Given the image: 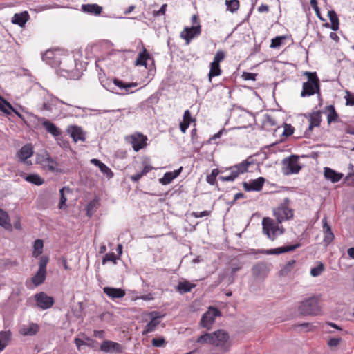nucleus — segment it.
<instances>
[{
	"label": "nucleus",
	"instance_id": "1",
	"mask_svg": "<svg viewBox=\"0 0 354 354\" xmlns=\"http://www.w3.org/2000/svg\"><path fill=\"white\" fill-rule=\"evenodd\" d=\"M303 75L306 76L308 81L303 83L301 96L305 97L315 93L320 94L319 80L316 72L305 71Z\"/></svg>",
	"mask_w": 354,
	"mask_h": 354
},
{
	"label": "nucleus",
	"instance_id": "2",
	"mask_svg": "<svg viewBox=\"0 0 354 354\" xmlns=\"http://www.w3.org/2000/svg\"><path fill=\"white\" fill-rule=\"evenodd\" d=\"M290 200L285 198L283 202L273 209V214L277 223H281L284 221L291 220L294 217V210L290 207Z\"/></svg>",
	"mask_w": 354,
	"mask_h": 354
},
{
	"label": "nucleus",
	"instance_id": "3",
	"mask_svg": "<svg viewBox=\"0 0 354 354\" xmlns=\"http://www.w3.org/2000/svg\"><path fill=\"white\" fill-rule=\"evenodd\" d=\"M298 311L302 315H317L320 314L321 308L318 299L315 297H311L302 301L298 306Z\"/></svg>",
	"mask_w": 354,
	"mask_h": 354
},
{
	"label": "nucleus",
	"instance_id": "4",
	"mask_svg": "<svg viewBox=\"0 0 354 354\" xmlns=\"http://www.w3.org/2000/svg\"><path fill=\"white\" fill-rule=\"evenodd\" d=\"M262 225L263 233L272 240H274L278 234H282L284 232L283 227L280 228L274 223V220L269 217L263 218Z\"/></svg>",
	"mask_w": 354,
	"mask_h": 354
},
{
	"label": "nucleus",
	"instance_id": "5",
	"mask_svg": "<svg viewBox=\"0 0 354 354\" xmlns=\"http://www.w3.org/2000/svg\"><path fill=\"white\" fill-rule=\"evenodd\" d=\"M299 158L296 155H291L290 157L283 159V172L285 175L297 174L301 170V167L298 162Z\"/></svg>",
	"mask_w": 354,
	"mask_h": 354
},
{
	"label": "nucleus",
	"instance_id": "6",
	"mask_svg": "<svg viewBox=\"0 0 354 354\" xmlns=\"http://www.w3.org/2000/svg\"><path fill=\"white\" fill-rule=\"evenodd\" d=\"M214 339V345L219 347L222 351L226 352L230 350V344L228 343L229 334L223 330H218L213 333Z\"/></svg>",
	"mask_w": 354,
	"mask_h": 354
},
{
	"label": "nucleus",
	"instance_id": "7",
	"mask_svg": "<svg viewBox=\"0 0 354 354\" xmlns=\"http://www.w3.org/2000/svg\"><path fill=\"white\" fill-rule=\"evenodd\" d=\"M220 315L221 312L218 309L214 307H209L208 310L203 315L200 324L203 328H205L209 330L214 323L215 318Z\"/></svg>",
	"mask_w": 354,
	"mask_h": 354
},
{
	"label": "nucleus",
	"instance_id": "8",
	"mask_svg": "<svg viewBox=\"0 0 354 354\" xmlns=\"http://www.w3.org/2000/svg\"><path fill=\"white\" fill-rule=\"evenodd\" d=\"M39 162L42 165L44 169L53 173H62V170L59 168L58 163L48 153H46L39 157Z\"/></svg>",
	"mask_w": 354,
	"mask_h": 354
},
{
	"label": "nucleus",
	"instance_id": "9",
	"mask_svg": "<svg viewBox=\"0 0 354 354\" xmlns=\"http://www.w3.org/2000/svg\"><path fill=\"white\" fill-rule=\"evenodd\" d=\"M127 140L130 142L135 151H138L147 145V136L141 133H135L127 138Z\"/></svg>",
	"mask_w": 354,
	"mask_h": 354
},
{
	"label": "nucleus",
	"instance_id": "10",
	"mask_svg": "<svg viewBox=\"0 0 354 354\" xmlns=\"http://www.w3.org/2000/svg\"><path fill=\"white\" fill-rule=\"evenodd\" d=\"M35 299L37 306L43 310L50 308L55 303L54 298L53 297L48 296L44 292L35 294Z\"/></svg>",
	"mask_w": 354,
	"mask_h": 354
},
{
	"label": "nucleus",
	"instance_id": "11",
	"mask_svg": "<svg viewBox=\"0 0 354 354\" xmlns=\"http://www.w3.org/2000/svg\"><path fill=\"white\" fill-rule=\"evenodd\" d=\"M251 271L256 279H264L270 272V265L265 262H259L252 266Z\"/></svg>",
	"mask_w": 354,
	"mask_h": 354
},
{
	"label": "nucleus",
	"instance_id": "12",
	"mask_svg": "<svg viewBox=\"0 0 354 354\" xmlns=\"http://www.w3.org/2000/svg\"><path fill=\"white\" fill-rule=\"evenodd\" d=\"M201 32V26L198 24L192 26V27H185L184 30L180 33L181 38L186 41V44H189L192 39L194 37L198 36Z\"/></svg>",
	"mask_w": 354,
	"mask_h": 354
},
{
	"label": "nucleus",
	"instance_id": "13",
	"mask_svg": "<svg viewBox=\"0 0 354 354\" xmlns=\"http://www.w3.org/2000/svg\"><path fill=\"white\" fill-rule=\"evenodd\" d=\"M265 178L259 177L257 179L250 180V182H243V187L245 191L251 192L256 191L259 192L262 189V187L265 183Z\"/></svg>",
	"mask_w": 354,
	"mask_h": 354
},
{
	"label": "nucleus",
	"instance_id": "14",
	"mask_svg": "<svg viewBox=\"0 0 354 354\" xmlns=\"http://www.w3.org/2000/svg\"><path fill=\"white\" fill-rule=\"evenodd\" d=\"M100 350L106 353H117L122 352L123 348L122 345L111 340H105L100 345Z\"/></svg>",
	"mask_w": 354,
	"mask_h": 354
},
{
	"label": "nucleus",
	"instance_id": "15",
	"mask_svg": "<svg viewBox=\"0 0 354 354\" xmlns=\"http://www.w3.org/2000/svg\"><path fill=\"white\" fill-rule=\"evenodd\" d=\"M254 164V160L251 157H249L246 160H243L241 163L234 165L233 166L230 167L229 168H226L225 171L227 170H234L236 172L237 176L239 174H244L248 171L249 166Z\"/></svg>",
	"mask_w": 354,
	"mask_h": 354
},
{
	"label": "nucleus",
	"instance_id": "16",
	"mask_svg": "<svg viewBox=\"0 0 354 354\" xmlns=\"http://www.w3.org/2000/svg\"><path fill=\"white\" fill-rule=\"evenodd\" d=\"M150 315L151 316V319L146 325L145 328L142 332L143 335L154 331L156 328L160 323V319L163 317V315H160L159 313L156 311L151 312Z\"/></svg>",
	"mask_w": 354,
	"mask_h": 354
},
{
	"label": "nucleus",
	"instance_id": "17",
	"mask_svg": "<svg viewBox=\"0 0 354 354\" xmlns=\"http://www.w3.org/2000/svg\"><path fill=\"white\" fill-rule=\"evenodd\" d=\"M301 246L300 243H296L295 245L282 246L277 248L270 249L268 250H265V252H262V253H265L266 254H280L285 252H288L296 250L297 248Z\"/></svg>",
	"mask_w": 354,
	"mask_h": 354
},
{
	"label": "nucleus",
	"instance_id": "18",
	"mask_svg": "<svg viewBox=\"0 0 354 354\" xmlns=\"http://www.w3.org/2000/svg\"><path fill=\"white\" fill-rule=\"evenodd\" d=\"M322 223L323 232L324 234V243L325 245H328L333 241L335 236L330 226L327 223V219L326 217L322 219Z\"/></svg>",
	"mask_w": 354,
	"mask_h": 354
},
{
	"label": "nucleus",
	"instance_id": "19",
	"mask_svg": "<svg viewBox=\"0 0 354 354\" xmlns=\"http://www.w3.org/2000/svg\"><path fill=\"white\" fill-rule=\"evenodd\" d=\"M67 131L75 142H77L78 140H85L84 133L81 127L71 126L68 128Z\"/></svg>",
	"mask_w": 354,
	"mask_h": 354
},
{
	"label": "nucleus",
	"instance_id": "20",
	"mask_svg": "<svg viewBox=\"0 0 354 354\" xmlns=\"http://www.w3.org/2000/svg\"><path fill=\"white\" fill-rule=\"evenodd\" d=\"M40 121H41L42 126L45 128V129L48 133H51L54 137H58L61 136V130L57 127L55 124L44 118H41Z\"/></svg>",
	"mask_w": 354,
	"mask_h": 354
},
{
	"label": "nucleus",
	"instance_id": "21",
	"mask_svg": "<svg viewBox=\"0 0 354 354\" xmlns=\"http://www.w3.org/2000/svg\"><path fill=\"white\" fill-rule=\"evenodd\" d=\"M81 10L90 15H100L102 13L103 8L102 6L95 3L82 4L81 6Z\"/></svg>",
	"mask_w": 354,
	"mask_h": 354
},
{
	"label": "nucleus",
	"instance_id": "22",
	"mask_svg": "<svg viewBox=\"0 0 354 354\" xmlns=\"http://www.w3.org/2000/svg\"><path fill=\"white\" fill-rule=\"evenodd\" d=\"M103 290L108 297L113 299H120L125 295V291L122 288L105 287Z\"/></svg>",
	"mask_w": 354,
	"mask_h": 354
},
{
	"label": "nucleus",
	"instance_id": "23",
	"mask_svg": "<svg viewBox=\"0 0 354 354\" xmlns=\"http://www.w3.org/2000/svg\"><path fill=\"white\" fill-rule=\"evenodd\" d=\"M32 154L33 148L30 144L23 146L17 153L18 158L23 162L31 157Z\"/></svg>",
	"mask_w": 354,
	"mask_h": 354
},
{
	"label": "nucleus",
	"instance_id": "24",
	"mask_svg": "<svg viewBox=\"0 0 354 354\" xmlns=\"http://www.w3.org/2000/svg\"><path fill=\"white\" fill-rule=\"evenodd\" d=\"M28 19L29 15L28 12L24 11L21 13L15 14L12 17V22L15 24L19 25L20 27H23Z\"/></svg>",
	"mask_w": 354,
	"mask_h": 354
},
{
	"label": "nucleus",
	"instance_id": "25",
	"mask_svg": "<svg viewBox=\"0 0 354 354\" xmlns=\"http://www.w3.org/2000/svg\"><path fill=\"white\" fill-rule=\"evenodd\" d=\"M150 59L153 61L149 53L147 50L144 48L142 52L140 53L138 55V57L136 60V66H145L146 68H147V60Z\"/></svg>",
	"mask_w": 354,
	"mask_h": 354
},
{
	"label": "nucleus",
	"instance_id": "26",
	"mask_svg": "<svg viewBox=\"0 0 354 354\" xmlns=\"http://www.w3.org/2000/svg\"><path fill=\"white\" fill-rule=\"evenodd\" d=\"M10 110L12 111L15 113H16L19 118H22V115L21 113H19L18 111H17L11 105L10 103H9L8 101L4 100L2 97H0V111L3 112L6 115H10Z\"/></svg>",
	"mask_w": 354,
	"mask_h": 354
},
{
	"label": "nucleus",
	"instance_id": "27",
	"mask_svg": "<svg viewBox=\"0 0 354 354\" xmlns=\"http://www.w3.org/2000/svg\"><path fill=\"white\" fill-rule=\"evenodd\" d=\"M196 285L190 283L188 281H179L176 287V290L180 294L183 295L191 292L192 289L195 288Z\"/></svg>",
	"mask_w": 354,
	"mask_h": 354
},
{
	"label": "nucleus",
	"instance_id": "28",
	"mask_svg": "<svg viewBox=\"0 0 354 354\" xmlns=\"http://www.w3.org/2000/svg\"><path fill=\"white\" fill-rule=\"evenodd\" d=\"M324 176L326 179L331 180L333 183H337L341 180L343 175L330 168L326 167L324 169Z\"/></svg>",
	"mask_w": 354,
	"mask_h": 354
},
{
	"label": "nucleus",
	"instance_id": "29",
	"mask_svg": "<svg viewBox=\"0 0 354 354\" xmlns=\"http://www.w3.org/2000/svg\"><path fill=\"white\" fill-rule=\"evenodd\" d=\"M91 162L94 165L97 166L100 170L106 176L107 178H112L113 176V173L111 171V170L103 162H102L100 160L93 158L91 160Z\"/></svg>",
	"mask_w": 354,
	"mask_h": 354
},
{
	"label": "nucleus",
	"instance_id": "30",
	"mask_svg": "<svg viewBox=\"0 0 354 354\" xmlns=\"http://www.w3.org/2000/svg\"><path fill=\"white\" fill-rule=\"evenodd\" d=\"M194 120L192 118L191 113L189 110L184 112L183 120L180 123V129L183 133H185L190 123Z\"/></svg>",
	"mask_w": 354,
	"mask_h": 354
},
{
	"label": "nucleus",
	"instance_id": "31",
	"mask_svg": "<svg viewBox=\"0 0 354 354\" xmlns=\"http://www.w3.org/2000/svg\"><path fill=\"white\" fill-rule=\"evenodd\" d=\"M310 124L308 130L312 131L315 127H319L321 123V113L320 111H316L310 115Z\"/></svg>",
	"mask_w": 354,
	"mask_h": 354
},
{
	"label": "nucleus",
	"instance_id": "32",
	"mask_svg": "<svg viewBox=\"0 0 354 354\" xmlns=\"http://www.w3.org/2000/svg\"><path fill=\"white\" fill-rule=\"evenodd\" d=\"M213 333H205L203 335H201L197 338L196 342L200 344H209L214 345V341L213 338Z\"/></svg>",
	"mask_w": 354,
	"mask_h": 354
},
{
	"label": "nucleus",
	"instance_id": "33",
	"mask_svg": "<svg viewBox=\"0 0 354 354\" xmlns=\"http://www.w3.org/2000/svg\"><path fill=\"white\" fill-rule=\"evenodd\" d=\"M328 16L329 17V19L330 21V28L333 31H337L339 30V21L338 17L336 14V12L332 10L328 11Z\"/></svg>",
	"mask_w": 354,
	"mask_h": 354
},
{
	"label": "nucleus",
	"instance_id": "34",
	"mask_svg": "<svg viewBox=\"0 0 354 354\" xmlns=\"http://www.w3.org/2000/svg\"><path fill=\"white\" fill-rule=\"evenodd\" d=\"M39 329V326L38 324L32 323L29 326L24 327L21 333L24 335L32 336L38 333Z\"/></svg>",
	"mask_w": 354,
	"mask_h": 354
},
{
	"label": "nucleus",
	"instance_id": "35",
	"mask_svg": "<svg viewBox=\"0 0 354 354\" xmlns=\"http://www.w3.org/2000/svg\"><path fill=\"white\" fill-rule=\"evenodd\" d=\"M326 109L328 113L327 115L328 123L330 124L331 122H337L339 116L335 111V106L333 105H329L326 107Z\"/></svg>",
	"mask_w": 354,
	"mask_h": 354
},
{
	"label": "nucleus",
	"instance_id": "36",
	"mask_svg": "<svg viewBox=\"0 0 354 354\" xmlns=\"http://www.w3.org/2000/svg\"><path fill=\"white\" fill-rule=\"evenodd\" d=\"M221 69L219 64H215L214 62L210 63V71L208 74L209 81L211 82L212 79L214 77L218 76L221 74Z\"/></svg>",
	"mask_w": 354,
	"mask_h": 354
},
{
	"label": "nucleus",
	"instance_id": "37",
	"mask_svg": "<svg viewBox=\"0 0 354 354\" xmlns=\"http://www.w3.org/2000/svg\"><path fill=\"white\" fill-rule=\"evenodd\" d=\"M0 225L6 230H11L12 225L10 223V218L8 214L0 209Z\"/></svg>",
	"mask_w": 354,
	"mask_h": 354
},
{
	"label": "nucleus",
	"instance_id": "38",
	"mask_svg": "<svg viewBox=\"0 0 354 354\" xmlns=\"http://www.w3.org/2000/svg\"><path fill=\"white\" fill-rule=\"evenodd\" d=\"M11 333L10 331L0 332V351H3L8 344Z\"/></svg>",
	"mask_w": 354,
	"mask_h": 354
},
{
	"label": "nucleus",
	"instance_id": "39",
	"mask_svg": "<svg viewBox=\"0 0 354 354\" xmlns=\"http://www.w3.org/2000/svg\"><path fill=\"white\" fill-rule=\"evenodd\" d=\"M152 169H153V167L151 166L145 165L144 167V168L142 169V170L140 173H138L135 175L131 176L130 179L133 183H138L142 176H145L147 173H149Z\"/></svg>",
	"mask_w": 354,
	"mask_h": 354
},
{
	"label": "nucleus",
	"instance_id": "40",
	"mask_svg": "<svg viewBox=\"0 0 354 354\" xmlns=\"http://www.w3.org/2000/svg\"><path fill=\"white\" fill-rule=\"evenodd\" d=\"M113 83L115 86H118L120 88L124 89L126 93H127L129 91V89L136 87L138 84L137 83L131 82V83H124L122 80L115 78L113 80Z\"/></svg>",
	"mask_w": 354,
	"mask_h": 354
},
{
	"label": "nucleus",
	"instance_id": "41",
	"mask_svg": "<svg viewBox=\"0 0 354 354\" xmlns=\"http://www.w3.org/2000/svg\"><path fill=\"white\" fill-rule=\"evenodd\" d=\"M46 272L44 270H39L32 277V281L35 286L41 284L46 279Z\"/></svg>",
	"mask_w": 354,
	"mask_h": 354
},
{
	"label": "nucleus",
	"instance_id": "42",
	"mask_svg": "<svg viewBox=\"0 0 354 354\" xmlns=\"http://www.w3.org/2000/svg\"><path fill=\"white\" fill-rule=\"evenodd\" d=\"M225 171H220L218 169H212L211 174L207 176L206 180L207 182L212 185H214L216 183V177L217 176L221 173H224Z\"/></svg>",
	"mask_w": 354,
	"mask_h": 354
},
{
	"label": "nucleus",
	"instance_id": "43",
	"mask_svg": "<svg viewBox=\"0 0 354 354\" xmlns=\"http://www.w3.org/2000/svg\"><path fill=\"white\" fill-rule=\"evenodd\" d=\"M26 180L36 185H41L44 183V180L37 174H29L25 178Z\"/></svg>",
	"mask_w": 354,
	"mask_h": 354
},
{
	"label": "nucleus",
	"instance_id": "44",
	"mask_svg": "<svg viewBox=\"0 0 354 354\" xmlns=\"http://www.w3.org/2000/svg\"><path fill=\"white\" fill-rule=\"evenodd\" d=\"M44 247V243L41 239H37L34 242V250L32 254L34 257H37L42 253V249Z\"/></svg>",
	"mask_w": 354,
	"mask_h": 354
},
{
	"label": "nucleus",
	"instance_id": "45",
	"mask_svg": "<svg viewBox=\"0 0 354 354\" xmlns=\"http://www.w3.org/2000/svg\"><path fill=\"white\" fill-rule=\"evenodd\" d=\"M65 191H67L68 192H69L70 189L68 187H64L59 191L60 201H59V208L61 209H64L66 207V202L67 201V198L64 195Z\"/></svg>",
	"mask_w": 354,
	"mask_h": 354
},
{
	"label": "nucleus",
	"instance_id": "46",
	"mask_svg": "<svg viewBox=\"0 0 354 354\" xmlns=\"http://www.w3.org/2000/svg\"><path fill=\"white\" fill-rule=\"evenodd\" d=\"M42 59L48 64H53V60L55 58V53L52 50H47L42 54Z\"/></svg>",
	"mask_w": 354,
	"mask_h": 354
},
{
	"label": "nucleus",
	"instance_id": "47",
	"mask_svg": "<svg viewBox=\"0 0 354 354\" xmlns=\"http://www.w3.org/2000/svg\"><path fill=\"white\" fill-rule=\"evenodd\" d=\"M296 263L295 260H290L284 266L283 268L280 270L279 274L281 276H286L287 275L292 269L294 265Z\"/></svg>",
	"mask_w": 354,
	"mask_h": 354
},
{
	"label": "nucleus",
	"instance_id": "48",
	"mask_svg": "<svg viewBox=\"0 0 354 354\" xmlns=\"http://www.w3.org/2000/svg\"><path fill=\"white\" fill-rule=\"evenodd\" d=\"M225 4L227 6V10L232 12H236L239 8V0H226Z\"/></svg>",
	"mask_w": 354,
	"mask_h": 354
},
{
	"label": "nucleus",
	"instance_id": "49",
	"mask_svg": "<svg viewBox=\"0 0 354 354\" xmlns=\"http://www.w3.org/2000/svg\"><path fill=\"white\" fill-rule=\"evenodd\" d=\"M324 270V264L321 262L319 263L318 266L311 268L310 274L313 277H317L320 275Z\"/></svg>",
	"mask_w": 354,
	"mask_h": 354
},
{
	"label": "nucleus",
	"instance_id": "50",
	"mask_svg": "<svg viewBox=\"0 0 354 354\" xmlns=\"http://www.w3.org/2000/svg\"><path fill=\"white\" fill-rule=\"evenodd\" d=\"M230 174L227 176H219V179L221 181L226 182V181H234L237 177V174L234 170H230Z\"/></svg>",
	"mask_w": 354,
	"mask_h": 354
},
{
	"label": "nucleus",
	"instance_id": "51",
	"mask_svg": "<svg viewBox=\"0 0 354 354\" xmlns=\"http://www.w3.org/2000/svg\"><path fill=\"white\" fill-rule=\"evenodd\" d=\"M174 179L171 172H167L164 174L163 177L161 178L159 181L162 185H168Z\"/></svg>",
	"mask_w": 354,
	"mask_h": 354
},
{
	"label": "nucleus",
	"instance_id": "52",
	"mask_svg": "<svg viewBox=\"0 0 354 354\" xmlns=\"http://www.w3.org/2000/svg\"><path fill=\"white\" fill-rule=\"evenodd\" d=\"M116 255L114 252H109L105 254L102 259V264L104 265L107 261H112L113 263H116Z\"/></svg>",
	"mask_w": 354,
	"mask_h": 354
},
{
	"label": "nucleus",
	"instance_id": "53",
	"mask_svg": "<svg viewBox=\"0 0 354 354\" xmlns=\"http://www.w3.org/2000/svg\"><path fill=\"white\" fill-rule=\"evenodd\" d=\"M310 4L311 6V7L313 8V10H315V13H316V15L317 16V17L322 20V21H325V19L322 17V16L321 15V13H320V10H319V8L317 6V0H310Z\"/></svg>",
	"mask_w": 354,
	"mask_h": 354
},
{
	"label": "nucleus",
	"instance_id": "54",
	"mask_svg": "<svg viewBox=\"0 0 354 354\" xmlns=\"http://www.w3.org/2000/svg\"><path fill=\"white\" fill-rule=\"evenodd\" d=\"M286 37L281 36V37H276L275 38L272 39L271 40L270 44V48H276L279 47L281 45V41L283 39H284Z\"/></svg>",
	"mask_w": 354,
	"mask_h": 354
},
{
	"label": "nucleus",
	"instance_id": "55",
	"mask_svg": "<svg viewBox=\"0 0 354 354\" xmlns=\"http://www.w3.org/2000/svg\"><path fill=\"white\" fill-rule=\"evenodd\" d=\"M151 344L155 347H163L166 344V341L163 337L153 338L151 340Z\"/></svg>",
	"mask_w": 354,
	"mask_h": 354
},
{
	"label": "nucleus",
	"instance_id": "56",
	"mask_svg": "<svg viewBox=\"0 0 354 354\" xmlns=\"http://www.w3.org/2000/svg\"><path fill=\"white\" fill-rule=\"evenodd\" d=\"M48 262V258L47 257H41L39 263V270H44L46 272V266Z\"/></svg>",
	"mask_w": 354,
	"mask_h": 354
},
{
	"label": "nucleus",
	"instance_id": "57",
	"mask_svg": "<svg viewBox=\"0 0 354 354\" xmlns=\"http://www.w3.org/2000/svg\"><path fill=\"white\" fill-rule=\"evenodd\" d=\"M225 56V53L223 50H218L212 62L220 64V62L224 59Z\"/></svg>",
	"mask_w": 354,
	"mask_h": 354
},
{
	"label": "nucleus",
	"instance_id": "58",
	"mask_svg": "<svg viewBox=\"0 0 354 354\" xmlns=\"http://www.w3.org/2000/svg\"><path fill=\"white\" fill-rule=\"evenodd\" d=\"M257 76V73H249V72H243L242 74V77L245 80H256V77Z\"/></svg>",
	"mask_w": 354,
	"mask_h": 354
},
{
	"label": "nucleus",
	"instance_id": "59",
	"mask_svg": "<svg viewBox=\"0 0 354 354\" xmlns=\"http://www.w3.org/2000/svg\"><path fill=\"white\" fill-rule=\"evenodd\" d=\"M294 132V127L291 124H285L283 135L286 137L291 136Z\"/></svg>",
	"mask_w": 354,
	"mask_h": 354
},
{
	"label": "nucleus",
	"instance_id": "60",
	"mask_svg": "<svg viewBox=\"0 0 354 354\" xmlns=\"http://www.w3.org/2000/svg\"><path fill=\"white\" fill-rule=\"evenodd\" d=\"M346 105L353 106L354 105V94L348 91L346 92V96L345 97Z\"/></svg>",
	"mask_w": 354,
	"mask_h": 354
},
{
	"label": "nucleus",
	"instance_id": "61",
	"mask_svg": "<svg viewBox=\"0 0 354 354\" xmlns=\"http://www.w3.org/2000/svg\"><path fill=\"white\" fill-rule=\"evenodd\" d=\"M342 338H331L328 342V346L330 347H335L339 344V343L342 342Z\"/></svg>",
	"mask_w": 354,
	"mask_h": 354
},
{
	"label": "nucleus",
	"instance_id": "62",
	"mask_svg": "<svg viewBox=\"0 0 354 354\" xmlns=\"http://www.w3.org/2000/svg\"><path fill=\"white\" fill-rule=\"evenodd\" d=\"M210 214V212L209 211H203V212H192V215L195 217V218H201V217H203V216H208Z\"/></svg>",
	"mask_w": 354,
	"mask_h": 354
},
{
	"label": "nucleus",
	"instance_id": "63",
	"mask_svg": "<svg viewBox=\"0 0 354 354\" xmlns=\"http://www.w3.org/2000/svg\"><path fill=\"white\" fill-rule=\"evenodd\" d=\"M166 8H167V4H163L159 10L153 12V15L154 16H160V15H165Z\"/></svg>",
	"mask_w": 354,
	"mask_h": 354
},
{
	"label": "nucleus",
	"instance_id": "64",
	"mask_svg": "<svg viewBox=\"0 0 354 354\" xmlns=\"http://www.w3.org/2000/svg\"><path fill=\"white\" fill-rule=\"evenodd\" d=\"M74 342L79 351L81 349L82 346L86 345V343L80 338H75Z\"/></svg>",
	"mask_w": 354,
	"mask_h": 354
}]
</instances>
